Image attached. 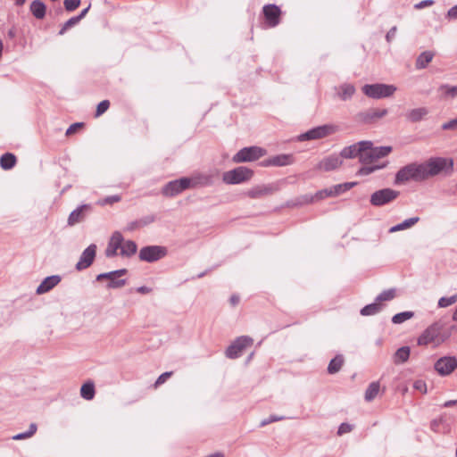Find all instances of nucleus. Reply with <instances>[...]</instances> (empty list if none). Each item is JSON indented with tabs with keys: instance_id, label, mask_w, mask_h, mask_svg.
Listing matches in <instances>:
<instances>
[{
	"instance_id": "f257e3e1",
	"label": "nucleus",
	"mask_w": 457,
	"mask_h": 457,
	"mask_svg": "<svg viewBox=\"0 0 457 457\" xmlns=\"http://www.w3.org/2000/svg\"><path fill=\"white\" fill-rule=\"evenodd\" d=\"M368 145H365V152L361 155V163L364 164L358 171L360 176H367L372 172L383 169L386 164L382 165H370L375 161L388 155L392 152L391 146H378L374 147L371 141H366Z\"/></svg>"
},
{
	"instance_id": "f03ea898",
	"label": "nucleus",
	"mask_w": 457,
	"mask_h": 457,
	"mask_svg": "<svg viewBox=\"0 0 457 457\" xmlns=\"http://www.w3.org/2000/svg\"><path fill=\"white\" fill-rule=\"evenodd\" d=\"M424 180L440 174H448L453 170V162L450 158L432 157L420 163Z\"/></svg>"
},
{
	"instance_id": "7ed1b4c3",
	"label": "nucleus",
	"mask_w": 457,
	"mask_h": 457,
	"mask_svg": "<svg viewBox=\"0 0 457 457\" xmlns=\"http://www.w3.org/2000/svg\"><path fill=\"white\" fill-rule=\"evenodd\" d=\"M444 324L440 321H436L428 326L418 338L419 345H428L433 344L438 346L450 337L449 333H444Z\"/></svg>"
},
{
	"instance_id": "20e7f679",
	"label": "nucleus",
	"mask_w": 457,
	"mask_h": 457,
	"mask_svg": "<svg viewBox=\"0 0 457 457\" xmlns=\"http://www.w3.org/2000/svg\"><path fill=\"white\" fill-rule=\"evenodd\" d=\"M411 179L424 180L421 164L411 163L400 169L395 175V184H404Z\"/></svg>"
},
{
	"instance_id": "39448f33",
	"label": "nucleus",
	"mask_w": 457,
	"mask_h": 457,
	"mask_svg": "<svg viewBox=\"0 0 457 457\" xmlns=\"http://www.w3.org/2000/svg\"><path fill=\"white\" fill-rule=\"evenodd\" d=\"M253 176V170L245 166H239L224 172L222 181L227 185H237L249 181Z\"/></svg>"
},
{
	"instance_id": "423d86ee",
	"label": "nucleus",
	"mask_w": 457,
	"mask_h": 457,
	"mask_svg": "<svg viewBox=\"0 0 457 457\" xmlns=\"http://www.w3.org/2000/svg\"><path fill=\"white\" fill-rule=\"evenodd\" d=\"M395 90L396 87L394 85L381 83L368 84L362 87L363 94L374 99L388 97L392 96Z\"/></svg>"
},
{
	"instance_id": "0eeeda50",
	"label": "nucleus",
	"mask_w": 457,
	"mask_h": 457,
	"mask_svg": "<svg viewBox=\"0 0 457 457\" xmlns=\"http://www.w3.org/2000/svg\"><path fill=\"white\" fill-rule=\"evenodd\" d=\"M266 153L264 148L256 145L244 147L232 157V162L235 163L253 162L264 156Z\"/></svg>"
},
{
	"instance_id": "6e6552de",
	"label": "nucleus",
	"mask_w": 457,
	"mask_h": 457,
	"mask_svg": "<svg viewBox=\"0 0 457 457\" xmlns=\"http://www.w3.org/2000/svg\"><path fill=\"white\" fill-rule=\"evenodd\" d=\"M400 193L397 190L392 188H383L375 191L370 195V204L376 207H380L395 201Z\"/></svg>"
},
{
	"instance_id": "1a4fd4ad",
	"label": "nucleus",
	"mask_w": 457,
	"mask_h": 457,
	"mask_svg": "<svg viewBox=\"0 0 457 457\" xmlns=\"http://www.w3.org/2000/svg\"><path fill=\"white\" fill-rule=\"evenodd\" d=\"M167 254V249L161 245H148L139 251V259L146 262H154L163 258Z\"/></svg>"
},
{
	"instance_id": "9d476101",
	"label": "nucleus",
	"mask_w": 457,
	"mask_h": 457,
	"mask_svg": "<svg viewBox=\"0 0 457 457\" xmlns=\"http://www.w3.org/2000/svg\"><path fill=\"white\" fill-rule=\"evenodd\" d=\"M253 343L252 337L247 336H241L237 337L226 350V356L229 359H236L239 357L242 352L251 346Z\"/></svg>"
},
{
	"instance_id": "9b49d317",
	"label": "nucleus",
	"mask_w": 457,
	"mask_h": 457,
	"mask_svg": "<svg viewBox=\"0 0 457 457\" xmlns=\"http://www.w3.org/2000/svg\"><path fill=\"white\" fill-rule=\"evenodd\" d=\"M127 273L126 269H120L110 272L101 273L96 276V280L109 279L108 288H119L126 285V279H119L120 277Z\"/></svg>"
},
{
	"instance_id": "f8f14e48",
	"label": "nucleus",
	"mask_w": 457,
	"mask_h": 457,
	"mask_svg": "<svg viewBox=\"0 0 457 457\" xmlns=\"http://www.w3.org/2000/svg\"><path fill=\"white\" fill-rule=\"evenodd\" d=\"M434 368L440 376H448L457 369V359L454 356L441 357L435 362Z\"/></svg>"
},
{
	"instance_id": "ddd939ff",
	"label": "nucleus",
	"mask_w": 457,
	"mask_h": 457,
	"mask_svg": "<svg viewBox=\"0 0 457 457\" xmlns=\"http://www.w3.org/2000/svg\"><path fill=\"white\" fill-rule=\"evenodd\" d=\"M343 164V160L340 155L330 154L321 159L315 166V170L323 172H328L340 168Z\"/></svg>"
},
{
	"instance_id": "4468645a",
	"label": "nucleus",
	"mask_w": 457,
	"mask_h": 457,
	"mask_svg": "<svg viewBox=\"0 0 457 457\" xmlns=\"http://www.w3.org/2000/svg\"><path fill=\"white\" fill-rule=\"evenodd\" d=\"M336 131V127L332 125H323L317 128L312 129L306 133L299 136V140H312L322 138L328 135H330Z\"/></svg>"
},
{
	"instance_id": "2eb2a0df",
	"label": "nucleus",
	"mask_w": 457,
	"mask_h": 457,
	"mask_svg": "<svg viewBox=\"0 0 457 457\" xmlns=\"http://www.w3.org/2000/svg\"><path fill=\"white\" fill-rule=\"evenodd\" d=\"M189 181L187 178H181L179 179L172 180L165 185L162 188V194L165 196L172 197L175 196L184 190L189 188Z\"/></svg>"
},
{
	"instance_id": "dca6fc26",
	"label": "nucleus",
	"mask_w": 457,
	"mask_h": 457,
	"mask_svg": "<svg viewBox=\"0 0 457 457\" xmlns=\"http://www.w3.org/2000/svg\"><path fill=\"white\" fill-rule=\"evenodd\" d=\"M123 236L120 231H114L109 238L104 254L107 258H112L120 255L121 251Z\"/></svg>"
},
{
	"instance_id": "f3484780",
	"label": "nucleus",
	"mask_w": 457,
	"mask_h": 457,
	"mask_svg": "<svg viewBox=\"0 0 457 457\" xmlns=\"http://www.w3.org/2000/svg\"><path fill=\"white\" fill-rule=\"evenodd\" d=\"M295 162V156L293 154H281L263 160L260 164L262 167H284L291 165Z\"/></svg>"
},
{
	"instance_id": "a211bd4d",
	"label": "nucleus",
	"mask_w": 457,
	"mask_h": 457,
	"mask_svg": "<svg viewBox=\"0 0 457 457\" xmlns=\"http://www.w3.org/2000/svg\"><path fill=\"white\" fill-rule=\"evenodd\" d=\"M278 187L276 184L257 185L245 192V195L252 199H260L272 195L278 191Z\"/></svg>"
},
{
	"instance_id": "6ab92c4d",
	"label": "nucleus",
	"mask_w": 457,
	"mask_h": 457,
	"mask_svg": "<svg viewBox=\"0 0 457 457\" xmlns=\"http://www.w3.org/2000/svg\"><path fill=\"white\" fill-rule=\"evenodd\" d=\"M369 144L366 141H360L356 144L351 145L342 149L339 155L341 159H353L355 157H359L360 162H361V155L365 152V145Z\"/></svg>"
},
{
	"instance_id": "aec40b11",
	"label": "nucleus",
	"mask_w": 457,
	"mask_h": 457,
	"mask_svg": "<svg viewBox=\"0 0 457 457\" xmlns=\"http://www.w3.org/2000/svg\"><path fill=\"white\" fill-rule=\"evenodd\" d=\"M96 253V245L92 244L87 247L80 255L79 262L76 264L78 270H82L88 268L94 262Z\"/></svg>"
},
{
	"instance_id": "412c9836",
	"label": "nucleus",
	"mask_w": 457,
	"mask_h": 457,
	"mask_svg": "<svg viewBox=\"0 0 457 457\" xmlns=\"http://www.w3.org/2000/svg\"><path fill=\"white\" fill-rule=\"evenodd\" d=\"M263 13L270 26L275 27L279 23L280 9L277 5H265L263 7Z\"/></svg>"
},
{
	"instance_id": "4be33fe9",
	"label": "nucleus",
	"mask_w": 457,
	"mask_h": 457,
	"mask_svg": "<svg viewBox=\"0 0 457 457\" xmlns=\"http://www.w3.org/2000/svg\"><path fill=\"white\" fill-rule=\"evenodd\" d=\"M187 180L189 181V188L209 186L213 182V176L208 173H197L187 178Z\"/></svg>"
},
{
	"instance_id": "5701e85b",
	"label": "nucleus",
	"mask_w": 457,
	"mask_h": 457,
	"mask_svg": "<svg viewBox=\"0 0 457 457\" xmlns=\"http://www.w3.org/2000/svg\"><path fill=\"white\" fill-rule=\"evenodd\" d=\"M60 281L61 278L58 275L46 277L37 287L36 292L38 295L45 294L58 285Z\"/></svg>"
},
{
	"instance_id": "b1692460",
	"label": "nucleus",
	"mask_w": 457,
	"mask_h": 457,
	"mask_svg": "<svg viewBox=\"0 0 457 457\" xmlns=\"http://www.w3.org/2000/svg\"><path fill=\"white\" fill-rule=\"evenodd\" d=\"M90 210V205L82 204L71 212L68 218V224L70 226H73L80 221H82L85 218V212Z\"/></svg>"
},
{
	"instance_id": "393cba45",
	"label": "nucleus",
	"mask_w": 457,
	"mask_h": 457,
	"mask_svg": "<svg viewBox=\"0 0 457 457\" xmlns=\"http://www.w3.org/2000/svg\"><path fill=\"white\" fill-rule=\"evenodd\" d=\"M121 245L122 246L121 251H120V256L123 258H130L137 253V245L132 240H125L123 238Z\"/></svg>"
},
{
	"instance_id": "a878e982",
	"label": "nucleus",
	"mask_w": 457,
	"mask_h": 457,
	"mask_svg": "<svg viewBox=\"0 0 457 457\" xmlns=\"http://www.w3.org/2000/svg\"><path fill=\"white\" fill-rule=\"evenodd\" d=\"M336 91L340 99L347 100L350 99L355 93V87L352 84L345 83L338 87H336Z\"/></svg>"
},
{
	"instance_id": "bb28decb",
	"label": "nucleus",
	"mask_w": 457,
	"mask_h": 457,
	"mask_svg": "<svg viewBox=\"0 0 457 457\" xmlns=\"http://www.w3.org/2000/svg\"><path fill=\"white\" fill-rule=\"evenodd\" d=\"M29 9L34 17L38 20H41L46 16V6L43 2L39 0H34L30 4Z\"/></svg>"
},
{
	"instance_id": "cd10ccee",
	"label": "nucleus",
	"mask_w": 457,
	"mask_h": 457,
	"mask_svg": "<svg viewBox=\"0 0 457 457\" xmlns=\"http://www.w3.org/2000/svg\"><path fill=\"white\" fill-rule=\"evenodd\" d=\"M411 353L409 346H403L396 350L393 355V361L395 364H402L408 361Z\"/></svg>"
},
{
	"instance_id": "c85d7f7f",
	"label": "nucleus",
	"mask_w": 457,
	"mask_h": 457,
	"mask_svg": "<svg viewBox=\"0 0 457 457\" xmlns=\"http://www.w3.org/2000/svg\"><path fill=\"white\" fill-rule=\"evenodd\" d=\"M434 53L431 51L422 52L416 59V69H425L428 63L433 60Z\"/></svg>"
},
{
	"instance_id": "c756f323",
	"label": "nucleus",
	"mask_w": 457,
	"mask_h": 457,
	"mask_svg": "<svg viewBox=\"0 0 457 457\" xmlns=\"http://www.w3.org/2000/svg\"><path fill=\"white\" fill-rule=\"evenodd\" d=\"M96 390L95 385L92 381H87L84 383L80 388V395L85 400H92L95 397Z\"/></svg>"
},
{
	"instance_id": "7c9ffc66",
	"label": "nucleus",
	"mask_w": 457,
	"mask_h": 457,
	"mask_svg": "<svg viewBox=\"0 0 457 457\" xmlns=\"http://www.w3.org/2000/svg\"><path fill=\"white\" fill-rule=\"evenodd\" d=\"M16 157L11 153L3 154L0 158V166L3 170H11L16 164Z\"/></svg>"
},
{
	"instance_id": "2f4dec72",
	"label": "nucleus",
	"mask_w": 457,
	"mask_h": 457,
	"mask_svg": "<svg viewBox=\"0 0 457 457\" xmlns=\"http://www.w3.org/2000/svg\"><path fill=\"white\" fill-rule=\"evenodd\" d=\"M419 220H420L419 217H412V218L407 219V220H403L402 223H399V224L390 228L389 232L394 233V232H397L400 230L409 228L414 226Z\"/></svg>"
},
{
	"instance_id": "473e14b6",
	"label": "nucleus",
	"mask_w": 457,
	"mask_h": 457,
	"mask_svg": "<svg viewBox=\"0 0 457 457\" xmlns=\"http://www.w3.org/2000/svg\"><path fill=\"white\" fill-rule=\"evenodd\" d=\"M380 389L379 382L375 381L369 385L365 392V400L370 402L378 395Z\"/></svg>"
},
{
	"instance_id": "72a5a7b5",
	"label": "nucleus",
	"mask_w": 457,
	"mask_h": 457,
	"mask_svg": "<svg viewBox=\"0 0 457 457\" xmlns=\"http://www.w3.org/2000/svg\"><path fill=\"white\" fill-rule=\"evenodd\" d=\"M344 363V358L342 355H337L332 359L328 366V372L329 374H335L340 370Z\"/></svg>"
},
{
	"instance_id": "f704fd0d",
	"label": "nucleus",
	"mask_w": 457,
	"mask_h": 457,
	"mask_svg": "<svg viewBox=\"0 0 457 457\" xmlns=\"http://www.w3.org/2000/svg\"><path fill=\"white\" fill-rule=\"evenodd\" d=\"M327 196L324 194V189H322V190L318 191L313 195H306L302 196L300 204H311V203H313L315 201H319V200L324 199Z\"/></svg>"
},
{
	"instance_id": "c9c22d12",
	"label": "nucleus",
	"mask_w": 457,
	"mask_h": 457,
	"mask_svg": "<svg viewBox=\"0 0 457 457\" xmlns=\"http://www.w3.org/2000/svg\"><path fill=\"white\" fill-rule=\"evenodd\" d=\"M381 308H382V305L376 301L373 303L364 306L361 310V314L363 316L373 315V314H376L378 312H380Z\"/></svg>"
},
{
	"instance_id": "e433bc0d",
	"label": "nucleus",
	"mask_w": 457,
	"mask_h": 457,
	"mask_svg": "<svg viewBox=\"0 0 457 457\" xmlns=\"http://www.w3.org/2000/svg\"><path fill=\"white\" fill-rule=\"evenodd\" d=\"M37 430V426L36 423H31L29 425V428L27 432L24 433H19L15 436H13L12 438L13 440H22L31 437Z\"/></svg>"
},
{
	"instance_id": "4c0bfd02",
	"label": "nucleus",
	"mask_w": 457,
	"mask_h": 457,
	"mask_svg": "<svg viewBox=\"0 0 457 457\" xmlns=\"http://www.w3.org/2000/svg\"><path fill=\"white\" fill-rule=\"evenodd\" d=\"M413 315H414V313L412 312H400V313L395 314L392 318V321L395 324H400V323H403V322L411 319L413 317Z\"/></svg>"
},
{
	"instance_id": "58836bf2",
	"label": "nucleus",
	"mask_w": 457,
	"mask_h": 457,
	"mask_svg": "<svg viewBox=\"0 0 457 457\" xmlns=\"http://www.w3.org/2000/svg\"><path fill=\"white\" fill-rule=\"evenodd\" d=\"M357 185V182H346L343 184H337L333 186L334 193H336L337 195H339L340 194L350 190L352 187Z\"/></svg>"
},
{
	"instance_id": "ea45409f",
	"label": "nucleus",
	"mask_w": 457,
	"mask_h": 457,
	"mask_svg": "<svg viewBox=\"0 0 457 457\" xmlns=\"http://www.w3.org/2000/svg\"><path fill=\"white\" fill-rule=\"evenodd\" d=\"M395 297V290L392 288V289L385 290L381 294H379L377 296L376 301L378 303H380L381 302H384V301H390V300L394 299Z\"/></svg>"
},
{
	"instance_id": "a19ab883",
	"label": "nucleus",
	"mask_w": 457,
	"mask_h": 457,
	"mask_svg": "<svg viewBox=\"0 0 457 457\" xmlns=\"http://www.w3.org/2000/svg\"><path fill=\"white\" fill-rule=\"evenodd\" d=\"M439 90L445 96L454 97L457 96V86L443 85Z\"/></svg>"
},
{
	"instance_id": "79ce46f5",
	"label": "nucleus",
	"mask_w": 457,
	"mask_h": 457,
	"mask_svg": "<svg viewBox=\"0 0 457 457\" xmlns=\"http://www.w3.org/2000/svg\"><path fill=\"white\" fill-rule=\"evenodd\" d=\"M457 302V295H452L450 297H441L438 300V306L440 308H446L450 305H453Z\"/></svg>"
},
{
	"instance_id": "37998d69",
	"label": "nucleus",
	"mask_w": 457,
	"mask_h": 457,
	"mask_svg": "<svg viewBox=\"0 0 457 457\" xmlns=\"http://www.w3.org/2000/svg\"><path fill=\"white\" fill-rule=\"evenodd\" d=\"M172 374H173L172 371H166V372L162 373V375H160L158 377V378L156 379V381L154 382V387L157 388L158 386H160L161 385L165 383L166 380L172 376Z\"/></svg>"
},
{
	"instance_id": "c03bdc74",
	"label": "nucleus",
	"mask_w": 457,
	"mask_h": 457,
	"mask_svg": "<svg viewBox=\"0 0 457 457\" xmlns=\"http://www.w3.org/2000/svg\"><path fill=\"white\" fill-rule=\"evenodd\" d=\"M63 4L66 11L71 12L79 6L80 0H64Z\"/></svg>"
},
{
	"instance_id": "a18cd8bd",
	"label": "nucleus",
	"mask_w": 457,
	"mask_h": 457,
	"mask_svg": "<svg viewBox=\"0 0 457 457\" xmlns=\"http://www.w3.org/2000/svg\"><path fill=\"white\" fill-rule=\"evenodd\" d=\"M110 106V102L108 100H104L100 102L96 107V114L104 113Z\"/></svg>"
},
{
	"instance_id": "49530a36",
	"label": "nucleus",
	"mask_w": 457,
	"mask_h": 457,
	"mask_svg": "<svg viewBox=\"0 0 457 457\" xmlns=\"http://www.w3.org/2000/svg\"><path fill=\"white\" fill-rule=\"evenodd\" d=\"M413 387L422 394L427 393V385L424 380L418 379V380L414 381Z\"/></svg>"
},
{
	"instance_id": "de8ad7c7",
	"label": "nucleus",
	"mask_w": 457,
	"mask_h": 457,
	"mask_svg": "<svg viewBox=\"0 0 457 457\" xmlns=\"http://www.w3.org/2000/svg\"><path fill=\"white\" fill-rule=\"evenodd\" d=\"M84 126L82 122H76L71 124L66 130V135L71 136L76 133L79 129H80Z\"/></svg>"
},
{
	"instance_id": "09e8293b",
	"label": "nucleus",
	"mask_w": 457,
	"mask_h": 457,
	"mask_svg": "<svg viewBox=\"0 0 457 457\" xmlns=\"http://www.w3.org/2000/svg\"><path fill=\"white\" fill-rule=\"evenodd\" d=\"M442 129L445 130H457V117L445 122L442 125Z\"/></svg>"
},
{
	"instance_id": "8fccbe9b",
	"label": "nucleus",
	"mask_w": 457,
	"mask_h": 457,
	"mask_svg": "<svg viewBox=\"0 0 457 457\" xmlns=\"http://www.w3.org/2000/svg\"><path fill=\"white\" fill-rule=\"evenodd\" d=\"M443 422H445L444 416H440L438 419L433 420L430 424L431 429L437 432L439 430V425Z\"/></svg>"
},
{
	"instance_id": "3c124183",
	"label": "nucleus",
	"mask_w": 457,
	"mask_h": 457,
	"mask_svg": "<svg viewBox=\"0 0 457 457\" xmlns=\"http://www.w3.org/2000/svg\"><path fill=\"white\" fill-rule=\"evenodd\" d=\"M353 429V426L350 425V424H347V423H342L339 428H338V431H337V434L339 436L343 435V434H345V433H349L351 432Z\"/></svg>"
},
{
	"instance_id": "603ef678",
	"label": "nucleus",
	"mask_w": 457,
	"mask_h": 457,
	"mask_svg": "<svg viewBox=\"0 0 457 457\" xmlns=\"http://www.w3.org/2000/svg\"><path fill=\"white\" fill-rule=\"evenodd\" d=\"M446 18L449 20L457 21V4L453 5L447 11Z\"/></svg>"
},
{
	"instance_id": "864d4df0",
	"label": "nucleus",
	"mask_w": 457,
	"mask_h": 457,
	"mask_svg": "<svg viewBox=\"0 0 457 457\" xmlns=\"http://www.w3.org/2000/svg\"><path fill=\"white\" fill-rule=\"evenodd\" d=\"M154 216H146V217H144V218L138 220V222H139V226L141 228H143L145 226L151 224L152 222H154Z\"/></svg>"
},
{
	"instance_id": "5fc2aeb1",
	"label": "nucleus",
	"mask_w": 457,
	"mask_h": 457,
	"mask_svg": "<svg viewBox=\"0 0 457 457\" xmlns=\"http://www.w3.org/2000/svg\"><path fill=\"white\" fill-rule=\"evenodd\" d=\"M433 4H434V1L433 0H423V1L416 4L414 5V8L420 10V9H423V8H425L427 6H431Z\"/></svg>"
},
{
	"instance_id": "6e6d98bb",
	"label": "nucleus",
	"mask_w": 457,
	"mask_h": 457,
	"mask_svg": "<svg viewBox=\"0 0 457 457\" xmlns=\"http://www.w3.org/2000/svg\"><path fill=\"white\" fill-rule=\"evenodd\" d=\"M79 17H77V16H74V17H71V19H69L65 23L64 25L66 26V28L68 29H71V27L75 26L76 24H78L79 22Z\"/></svg>"
},
{
	"instance_id": "4d7b16f0",
	"label": "nucleus",
	"mask_w": 457,
	"mask_h": 457,
	"mask_svg": "<svg viewBox=\"0 0 457 457\" xmlns=\"http://www.w3.org/2000/svg\"><path fill=\"white\" fill-rule=\"evenodd\" d=\"M396 31L397 28L395 26L390 29V30L386 33V36L387 42H391L395 38Z\"/></svg>"
},
{
	"instance_id": "13d9d810",
	"label": "nucleus",
	"mask_w": 457,
	"mask_h": 457,
	"mask_svg": "<svg viewBox=\"0 0 457 457\" xmlns=\"http://www.w3.org/2000/svg\"><path fill=\"white\" fill-rule=\"evenodd\" d=\"M282 420V417H277V416H270L269 419L267 420H263L262 422H261V426L263 427V426H266L271 422H274V421H278V420Z\"/></svg>"
},
{
	"instance_id": "bf43d9fd",
	"label": "nucleus",
	"mask_w": 457,
	"mask_h": 457,
	"mask_svg": "<svg viewBox=\"0 0 457 457\" xmlns=\"http://www.w3.org/2000/svg\"><path fill=\"white\" fill-rule=\"evenodd\" d=\"M120 200V197L119 195H112V196H108L106 197L104 201H103V204H113V203H117Z\"/></svg>"
},
{
	"instance_id": "052dcab7",
	"label": "nucleus",
	"mask_w": 457,
	"mask_h": 457,
	"mask_svg": "<svg viewBox=\"0 0 457 457\" xmlns=\"http://www.w3.org/2000/svg\"><path fill=\"white\" fill-rule=\"evenodd\" d=\"M141 228V227L139 226V222H138V220H135V221L130 222V223L127 226L126 229H127V230H129V231H133V230L137 229V228Z\"/></svg>"
},
{
	"instance_id": "680f3d73",
	"label": "nucleus",
	"mask_w": 457,
	"mask_h": 457,
	"mask_svg": "<svg viewBox=\"0 0 457 457\" xmlns=\"http://www.w3.org/2000/svg\"><path fill=\"white\" fill-rule=\"evenodd\" d=\"M239 301H240V298L237 295H233L229 298V303L232 306H236L237 304H238Z\"/></svg>"
},
{
	"instance_id": "e2e57ef3",
	"label": "nucleus",
	"mask_w": 457,
	"mask_h": 457,
	"mask_svg": "<svg viewBox=\"0 0 457 457\" xmlns=\"http://www.w3.org/2000/svg\"><path fill=\"white\" fill-rule=\"evenodd\" d=\"M324 194L326 195L327 197L337 196L336 193H334L333 187H331L329 188H325L324 189Z\"/></svg>"
},
{
	"instance_id": "0e129e2a",
	"label": "nucleus",
	"mask_w": 457,
	"mask_h": 457,
	"mask_svg": "<svg viewBox=\"0 0 457 457\" xmlns=\"http://www.w3.org/2000/svg\"><path fill=\"white\" fill-rule=\"evenodd\" d=\"M137 291L140 294H148L151 292V289L145 286H142L137 287Z\"/></svg>"
},
{
	"instance_id": "69168bd1",
	"label": "nucleus",
	"mask_w": 457,
	"mask_h": 457,
	"mask_svg": "<svg viewBox=\"0 0 457 457\" xmlns=\"http://www.w3.org/2000/svg\"><path fill=\"white\" fill-rule=\"evenodd\" d=\"M89 8H90V5H88L87 8L82 10L81 12L77 16V17H79V21H81L86 16Z\"/></svg>"
},
{
	"instance_id": "338daca9",
	"label": "nucleus",
	"mask_w": 457,
	"mask_h": 457,
	"mask_svg": "<svg viewBox=\"0 0 457 457\" xmlns=\"http://www.w3.org/2000/svg\"><path fill=\"white\" fill-rule=\"evenodd\" d=\"M457 403V400H450V401H446L445 403H444V407H451L454 404Z\"/></svg>"
},
{
	"instance_id": "774afa93",
	"label": "nucleus",
	"mask_w": 457,
	"mask_h": 457,
	"mask_svg": "<svg viewBox=\"0 0 457 457\" xmlns=\"http://www.w3.org/2000/svg\"><path fill=\"white\" fill-rule=\"evenodd\" d=\"M206 457H224V455L221 453H215L208 455Z\"/></svg>"
}]
</instances>
